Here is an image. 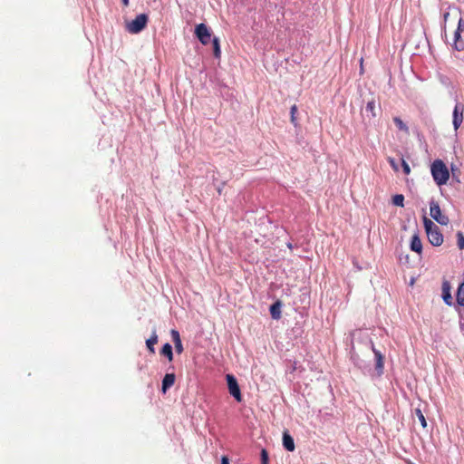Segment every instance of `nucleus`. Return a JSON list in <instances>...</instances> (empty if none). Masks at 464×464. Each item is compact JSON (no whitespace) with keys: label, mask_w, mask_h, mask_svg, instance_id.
I'll return each instance as SVG.
<instances>
[{"label":"nucleus","mask_w":464,"mask_h":464,"mask_svg":"<svg viewBox=\"0 0 464 464\" xmlns=\"http://www.w3.org/2000/svg\"><path fill=\"white\" fill-rule=\"evenodd\" d=\"M423 225L429 242L435 246H440L443 243V235L439 227L425 216L423 217Z\"/></svg>","instance_id":"obj_2"},{"label":"nucleus","mask_w":464,"mask_h":464,"mask_svg":"<svg viewBox=\"0 0 464 464\" xmlns=\"http://www.w3.org/2000/svg\"><path fill=\"white\" fill-rule=\"evenodd\" d=\"M221 464H228V459L227 457L222 458V463Z\"/></svg>","instance_id":"obj_31"},{"label":"nucleus","mask_w":464,"mask_h":464,"mask_svg":"<svg viewBox=\"0 0 464 464\" xmlns=\"http://www.w3.org/2000/svg\"><path fill=\"white\" fill-rule=\"evenodd\" d=\"M172 341L175 345V350L178 353H181L183 352V346L180 339L179 333L177 330H171L170 332Z\"/></svg>","instance_id":"obj_12"},{"label":"nucleus","mask_w":464,"mask_h":464,"mask_svg":"<svg viewBox=\"0 0 464 464\" xmlns=\"http://www.w3.org/2000/svg\"><path fill=\"white\" fill-rule=\"evenodd\" d=\"M388 161H389V163H390L391 167H392L395 171H398V166H397V164H396L395 160H394V159H392V158H389Z\"/></svg>","instance_id":"obj_28"},{"label":"nucleus","mask_w":464,"mask_h":464,"mask_svg":"<svg viewBox=\"0 0 464 464\" xmlns=\"http://www.w3.org/2000/svg\"><path fill=\"white\" fill-rule=\"evenodd\" d=\"M283 445H284L285 449L287 450L288 451L295 450L294 439L286 431L284 432V434H283Z\"/></svg>","instance_id":"obj_13"},{"label":"nucleus","mask_w":464,"mask_h":464,"mask_svg":"<svg viewBox=\"0 0 464 464\" xmlns=\"http://www.w3.org/2000/svg\"><path fill=\"white\" fill-rule=\"evenodd\" d=\"M401 166L403 169V172L406 175H409L411 173V168H410L409 164L403 159L401 160Z\"/></svg>","instance_id":"obj_26"},{"label":"nucleus","mask_w":464,"mask_h":464,"mask_svg":"<svg viewBox=\"0 0 464 464\" xmlns=\"http://www.w3.org/2000/svg\"><path fill=\"white\" fill-rule=\"evenodd\" d=\"M430 215L435 221L442 226H447L450 222L448 216L441 212L439 203L435 200L430 202Z\"/></svg>","instance_id":"obj_3"},{"label":"nucleus","mask_w":464,"mask_h":464,"mask_svg":"<svg viewBox=\"0 0 464 464\" xmlns=\"http://www.w3.org/2000/svg\"><path fill=\"white\" fill-rule=\"evenodd\" d=\"M297 112V106L295 104H294L292 107H291V111H290V113H291V122L294 123L295 125H296V118H295V113Z\"/></svg>","instance_id":"obj_24"},{"label":"nucleus","mask_w":464,"mask_h":464,"mask_svg":"<svg viewBox=\"0 0 464 464\" xmlns=\"http://www.w3.org/2000/svg\"><path fill=\"white\" fill-rule=\"evenodd\" d=\"M372 350L376 357V370L381 374L383 371V357L379 351L374 348Z\"/></svg>","instance_id":"obj_15"},{"label":"nucleus","mask_w":464,"mask_h":464,"mask_svg":"<svg viewBox=\"0 0 464 464\" xmlns=\"http://www.w3.org/2000/svg\"><path fill=\"white\" fill-rule=\"evenodd\" d=\"M176 376L174 373H167L165 374L162 380V392L165 393L168 389H169L175 382Z\"/></svg>","instance_id":"obj_10"},{"label":"nucleus","mask_w":464,"mask_h":464,"mask_svg":"<svg viewBox=\"0 0 464 464\" xmlns=\"http://www.w3.org/2000/svg\"><path fill=\"white\" fill-rule=\"evenodd\" d=\"M411 249L418 254L422 252V243L418 234H414L411 237Z\"/></svg>","instance_id":"obj_11"},{"label":"nucleus","mask_w":464,"mask_h":464,"mask_svg":"<svg viewBox=\"0 0 464 464\" xmlns=\"http://www.w3.org/2000/svg\"><path fill=\"white\" fill-rule=\"evenodd\" d=\"M464 30V22L463 20L460 18L459 21V24H458V28L456 31H459V32H462Z\"/></svg>","instance_id":"obj_30"},{"label":"nucleus","mask_w":464,"mask_h":464,"mask_svg":"<svg viewBox=\"0 0 464 464\" xmlns=\"http://www.w3.org/2000/svg\"><path fill=\"white\" fill-rule=\"evenodd\" d=\"M451 285L450 283L447 280L443 281L441 290H450Z\"/></svg>","instance_id":"obj_29"},{"label":"nucleus","mask_w":464,"mask_h":464,"mask_svg":"<svg viewBox=\"0 0 464 464\" xmlns=\"http://www.w3.org/2000/svg\"><path fill=\"white\" fill-rule=\"evenodd\" d=\"M261 460L262 464H268V454L266 450H262L261 451Z\"/></svg>","instance_id":"obj_27"},{"label":"nucleus","mask_w":464,"mask_h":464,"mask_svg":"<svg viewBox=\"0 0 464 464\" xmlns=\"http://www.w3.org/2000/svg\"><path fill=\"white\" fill-rule=\"evenodd\" d=\"M195 34L202 44L207 45L209 44L211 34L208 27L205 24H198L195 29Z\"/></svg>","instance_id":"obj_6"},{"label":"nucleus","mask_w":464,"mask_h":464,"mask_svg":"<svg viewBox=\"0 0 464 464\" xmlns=\"http://www.w3.org/2000/svg\"><path fill=\"white\" fill-rule=\"evenodd\" d=\"M149 17L145 14H140L135 17L131 22L128 23L127 30L131 34H138L141 32L148 24Z\"/></svg>","instance_id":"obj_4"},{"label":"nucleus","mask_w":464,"mask_h":464,"mask_svg":"<svg viewBox=\"0 0 464 464\" xmlns=\"http://www.w3.org/2000/svg\"><path fill=\"white\" fill-rule=\"evenodd\" d=\"M160 353L168 358L169 362L173 360L172 347L169 343H165L161 348Z\"/></svg>","instance_id":"obj_17"},{"label":"nucleus","mask_w":464,"mask_h":464,"mask_svg":"<svg viewBox=\"0 0 464 464\" xmlns=\"http://www.w3.org/2000/svg\"><path fill=\"white\" fill-rule=\"evenodd\" d=\"M393 122L400 130L403 131L406 134H409L408 126L402 121V120L400 117H394Z\"/></svg>","instance_id":"obj_18"},{"label":"nucleus","mask_w":464,"mask_h":464,"mask_svg":"<svg viewBox=\"0 0 464 464\" xmlns=\"http://www.w3.org/2000/svg\"><path fill=\"white\" fill-rule=\"evenodd\" d=\"M415 413H416V415H417V417H418L421 426L423 428H426L427 427L426 419H425L423 413L421 412V411L420 409H416L415 410Z\"/></svg>","instance_id":"obj_21"},{"label":"nucleus","mask_w":464,"mask_h":464,"mask_svg":"<svg viewBox=\"0 0 464 464\" xmlns=\"http://www.w3.org/2000/svg\"><path fill=\"white\" fill-rule=\"evenodd\" d=\"M226 379L229 393L237 401L240 402L242 401V395L236 377L232 374H227Z\"/></svg>","instance_id":"obj_5"},{"label":"nucleus","mask_w":464,"mask_h":464,"mask_svg":"<svg viewBox=\"0 0 464 464\" xmlns=\"http://www.w3.org/2000/svg\"><path fill=\"white\" fill-rule=\"evenodd\" d=\"M457 290H464V281L459 285Z\"/></svg>","instance_id":"obj_32"},{"label":"nucleus","mask_w":464,"mask_h":464,"mask_svg":"<svg viewBox=\"0 0 464 464\" xmlns=\"http://www.w3.org/2000/svg\"><path fill=\"white\" fill-rule=\"evenodd\" d=\"M442 299L444 300V302L449 304V305H451L453 304V296L451 295V292H442Z\"/></svg>","instance_id":"obj_22"},{"label":"nucleus","mask_w":464,"mask_h":464,"mask_svg":"<svg viewBox=\"0 0 464 464\" xmlns=\"http://www.w3.org/2000/svg\"><path fill=\"white\" fill-rule=\"evenodd\" d=\"M457 303L459 305L464 306V292H457Z\"/></svg>","instance_id":"obj_25"},{"label":"nucleus","mask_w":464,"mask_h":464,"mask_svg":"<svg viewBox=\"0 0 464 464\" xmlns=\"http://www.w3.org/2000/svg\"><path fill=\"white\" fill-rule=\"evenodd\" d=\"M213 53L216 58H220L221 56V50L219 45V41L217 37H214L213 41Z\"/></svg>","instance_id":"obj_19"},{"label":"nucleus","mask_w":464,"mask_h":464,"mask_svg":"<svg viewBox=\"0 0 464 464\" xmlns=\"http://www.w3.org/2000/svg\"><path fill=\"white\" fill-rule=\"evenodd\" d=\"M463 112H464V105L462 103L458 102L455 105L453 113H452V118H453L452 123H453L455 130H457L460 127V125L463 121Z\"/></svg>","instance_id":"obj_7"},{"label":"nucleus","mask_w":464,"mask_h":464,"mask_svg":"<svg viewBox=\"0 0 464 464\" xmlns=\"http://www.w3.org/2000/svg\"><path fill=\"white\" fill-rule=\"evenodd\" d=\"M432 178L437 185H445L450 179L448 167L441 160L433 161L430 167Z\"/></svg>","instance_id":"obj_1"},{"label":"nucleus","mask_w":464,"mask_h":464,"mask_svg":"<svg viewBox=\"0 0 464 464\" xmlns=\"http://www.w3.org/2000/svg\"><path fill=\"white\" fill-rule=\"evenodd\" d=\"M457 237H458V246L459 249L463 250L464 249V235H463V233L458 232Z\"/></svg>","instance_id":"obj_23"},{"label":"nucleus","mask_w":464,"mask_h":464,"mask_svg":"<svg viewBox=\"0 0 464 464\" xmlns=\"http://www.w3.org/2000/svg\"><path fill=\"white\" fill-rule=\"evenodd\" d=\"M283 303L280 300H276L269 308V312L271 314V317L274 320H279L282 316V309Z\"/></svg>","instance_id":"obj_8"},{"label":"nucleus","mask_w":464,"mask_h":464,"mask_svg":"<svg viewBox=\"0 0 464 464\" xmlns=\"http://www.w3.org/2000/svg\"><path fill=\"white\" fill-rule=\"evenodd\" d=\"M404 196L402 194H397L392 198V203L398 207H403Z\"/></svg>","instance_id":"obj_20"},{"label":"nucleus","mask_w":464,"mask_h":464,"mask_svg":"<svg viewBox=\"0 0 464 464\" xmlns=\"http://www.w3.org/2000/svg\"><path fill=\"white\" fill-rule=\"evenodd\" d=\"M380 103L376 102L375 100L369 101L365 107L367 116L375 118L377 116V111L378 110H380Z\"/></svg>","instance_id":"obj_9"},{"label":"nucleus","mask_w":464,"mask_h":464,"mask_svg":"<svg viewBox=\"0 0 464 464\" xmlns=\"http://www.w3.org/2000/svg\"><path fill=\"white\" fill-rule=\"evenodd\" d=\"M122 3L125 6L129 5V0H122Z\"/></svg>","instance_id":"obj_33"},{"label":"nucleus","mask_w":464,"mask_h":464,"mask_svg":"<svg viewBox=\"0 0 464 464\" xmlns=\"http://www.w3.org/2000/svg\"><path fill=\"white\" fill-rule=\"evenodd\" d=\"M460 34H461V32H459V31H455V33H454L453 47L457 51H462L464 49V42L462 40H460Z\"/></svg>","instance_id":"obj_16"},{"label":"nucleus","mask_w":464,"mask_h":464,"mask_svg":"<svg viewBox=\"0 0 464 464\" xmlns=\"http://www.w3.org/2000/svg\"><path fill=\"white\" fill-rule=\"evenodd\" d=\"M158 343V335L156 331L152 332L151 336L146 341V345L151 353H155L154 345Z\"/></svg>","instance_id":"obj_14"}]
</instances>
